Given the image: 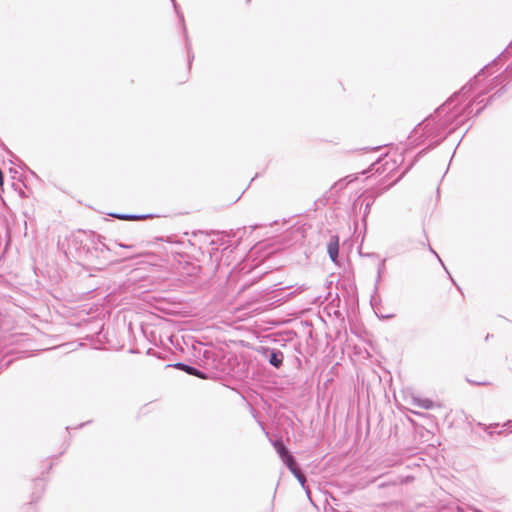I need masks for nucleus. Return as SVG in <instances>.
Wrapping results in <instances>:
<instances>
[{
  "label": "nucleus",
  "mask_w": 512,
  "mask_h": 512,
  "mask_svg": "<svg viewBox=\"0 0 512 512\" xmlns=\"http://www.w3.org/2000/svg\"><path fill=\"white\" fill-rule=\"evenodd\" d=\"M338 250H339V247H338L337 240L335 242H330L328 244V253H329V256L332 259V261H335L336 258L338 257Z\"/></svg>",
  "instance_id": "nucleus-7"
},
{
  "label": "nucleus",
  "mask_w": 512,
  "mask_h": 512,
  "mask_svg": "<svg viewBox=\"0 0 512 512\" xmlns=\"http://www.w3.org/2000/svg\"><path fill=\"white\" fill-rule=\"evenodd\" d=\"M193 54L191 53L190 51V48H188V61H189V65H191V62H192V59H193Z\"/></svg>",
  "instance_id": "nucleus-14"
},
{
  "label": "nucleus",
  "mask_w": 512,
  "mask_h": 512,
  "mask_svg": "<svg viewBox=\"0 0 512 512\" xmlns=\"http://www.w3.org/2000/svg\"><path fill=\"white\" fill-rule=\"evenodd\" d=\"M454 101V97L450 98L446 103L445 106H450Z\"/></svg>",
  "instance_id": "nucleus-17"
},
{
  "label": "nucleus",
  "mask_w": 512,
  "mask_h": 512,
  "mask_svg": "<svg viewBox=\"0 0 512 512\" xmlns=\"http://www.w3.org/2000/svg\"><path fill=\"white\" fill-rule=\"evenodd\" d=\"M291 473L296 477L298 476L299 473H301V470L298 468V466L296 465L295 467L291 468L290 469Z\"/></svg>",
  "instance_id": "nucleus-12"
},
{
  "label": "nucleus",
  "mask_w": 512,
  "mask_h": 512,
  "mask_svg": "<svg viewBox=\"0 0 512 512\" xmlns=\"http://www.w3.org/2000/svg\"><path fill=\"white\" fill-rule=\"evenodd\" d=\"M384 266V262L380 264V268L378 270V278H380L381 268Z\"/></svg>",
  "instance_id": "nucleus-20"
},
{
  "label": "nucleus",
  "mask_w": 512,
  "mask_h": 512,
  "mask_svg": "<svg viewBox=\"0 0 512 512\" xmlns=\"http://www.w3.org/2000/svg\"><path fill=\"white\" fill-rule=\"evenodd\" d=\"M429 125H430L429 123H426V124L424 125V127H423V130H424V131H425V133H427V134H428V133H430V130H431V129L429 128Z\"/></svg>",
  "instance_id": "nucleus-15"
},
{
  "label": "nucleus",
  "mask_w": 512,
  "mask_h": 512,
  "mask_svg": "<svg viewBox=\"0 0 512 512\" xmlns=\"http://www.w3.org/2000/svg\"><path fill=\"white\" fill-rule=\"evenodd\" d=\"M503 427L506 428V429H512V421L508 420L507 422H505L503 424Z\"/></svg>",
  "instance_id": "nucleus-13"
},
{
  "label": "nucleus",
  "mask_w": 512,
  "mask_h": 512,
  "mask_svg": "<svg viewBox=\"0 0 512 512\" xmlns=\"http://www.w3.org/2000/svg\"><path fill=\"white\" fill-rule=\"evenodd\" d=\"M282 461L286 464L289 470L297 465L291 454L283 458Z\"/></svg>",
  "instance_id": "nucleus-8"
},
{
  "label": "nucleus",
  "mask_w": 512,
  "mask_h": 512,
  "mask_svg": "<svg viewBox=\"0 0 512 512\" xmlns=\"http://www.w3.org/2000/svg\"><path fill=\"white\" fill-rule=\"evenodd\" d=\"M430 251H431V252H432V253H433V254L438 258V260H439L440 262H442V261H441V259H440V257H439V256H438V254L436 253V251H434L432 248H430ZM441 264L443 265V263H441Z\"/></svg>",
  "instance_id": "nucleus-18"
},
{
  "label": "nucleus",
  "mask_w": 512,
  "mask_h": 512,
  "mask_svg": "<svg viewBox=\"0 0 512 512\" xmlns=\"http://www.w3.org/2000/svg\"><path fill=\"white\" fill-rule=\"evenodd\" d=\"M263 354L267 358L270 365L275 368H280L283 364L284 354L277 349L264 348Z\"/></svg>",
  "instance_id": "nucleus-1"
},
{
  "label": "nucleus",
  "mask_w": 512,
  "mask_h": 512,
  "mask_svg": "<svg viewBox=\"0 0 512 512\" xmlns=\"http://www.w3.org/2000/svg\"><path fill=\"white\" fill-rule=\"evenodd\" d=\"M499 424L495 423V424H490V425H486V424H483V423H478V426L483 429L484 431H486L488 434L492 435L493 434V428L495 427H498Z\"/></svg>",
  "instance_id": "nucleus-9"
},
{
  "label": "nucleus",
  "mask_w": 512,
  "mask_h": 512,
  "mask_svg": "<svg viewBox=\"0 0 512 512\" xmlns=\"http://www.w3.org/2000/svg\"><path fill=\"white\" fill-rule=\"evenodd\" d=\"M273 446H274L275 450L277 451V453L279 454L281 459L285 458L287 455L290 454L289 451L287 450V448L285 447L284 443L281 440L274 441Z\"/></svg>",
  "instance_id": "nucleus-6"
},
{
  "label": "nucleus",
  "mask_w": 512,
  "mask_h": 512,
  "mask_svg": "<svg viewBox=\"0 0 512 512\" xmlns=\"http://www.w3.org/2000/svg\"><path fill=\"white\" fill-rule=\"evenodd\" d=\"M369 210H370V204H369V203H367V204H366V207H365L364 214H367V213L369 212Z\"/></svg>",
  "instance_id": "nucleus-19"
},
{
  "label": "nucleus",
  "mask_w": 512,
  "mask_h": 512,
  "mask_svg": "<svg viewBox=\"0 0 512 512\" xmlns=\"http://www.w3.org/2000/svg\"><path fill=\"white\" fill-rule=\"evenodd\" d=\"M114 218L120 219V220H140V219H146L151 217V215H135V214H119V213H113L111 214Z\"/></svg>",
  "instance_id": "nucleus-4"
},
{
  "label": "nucleus",
  "mask_w": 512,
  "mask_h": 512,
  "mask_svg": "<svg viewBox=\"0 0 512 512\" xmlns=\"http://www.w3.org/2000/svg\"><path fill=\"white\" fill-rule=\"evenodd\" d=\"M484 70H485V69H482V70L478 73V75H476V76L474 77V79H473L472 81H470L468 84H466L465 86H463V87H462V89H461V91H460V94H462V95H466L468 92H470V91L474 88V86H476V85H477V83H478V81H479L480 76H481L482 74H484Z\"/></svg>",
  "instance_id": "nucleus-5"
},
{
  "label": "nucleus",
  "mask_w": 512,
  "mask_h": 512,
  "mask_svg": "<svg viewBox=\"0 0 512 512\" xmlns=\"http://www.w3.org/2000/svg\"><path fill=\"white\" fill-rule=\"evenodd\" d=\"M175 367L185 371L189 375L197 376L199 378H205V374L193 366L184 363H177L175 364Z\"/></svg>",
  "instance_id": "nucleus-3"
},
{
  "label": "nucleus",
  "mask_w": 512,
  "mask_h": 512,
  "mask_svg": "<svg viewBox=\"0 0 512 512\" xmlns=\"http://www.w3.org/2000/svg\"><path fill=\"white\" fill-rule=\"evenodd\" d=\"M297 480L299 481V483L301 484L302 488H304L306 490V493L308 495V497H310V492L308 490V488L306 487V478L304 476V474L301 472L298 474V476H296Z\"/></svg>",
  "instance_id": "nucleus-10"
},
{
  "label": "nucleus",
  "mask_w": 512,
  "mask_h": 512,
  "mask_svg": "<svg viewBox=\"0 0 512 512\" xmlns=\"http://www.w3.org/2000/svg\"><path fill=\"white\" fill-rule=\"evenodd\" d=\"M411 404L426 410L432 409L434 407V403L432 400L428 398H420L415 396L412 397Z\"/></svg>",
  "instance_id": "nucleus-2"
},
{
  "label": "nucleus",
  "mask_w": 512,
  "mask_h": 512,
  "mask_svg": "<svg viewBox=\"0 0 512 512\" xmlns=\"http://www.w3.org/2000/svg\"><path fill=\"white\" fill-rule=\"evenodd\" d=\"M476 385H487L488 383L487 382H477L475 383Z\"/></svg>",
  "instance_id": "nucleus-21"
},
{
  "label": "nucleus",
  "mask_w": 512,
  "mask_h": 512,
  "mask_svg": "<svg viewBox=\"0 0 512 512\" xmlns=\"http://www.w3.org/2000/svg\"><path fill=\"white\" fill-rule=\"evenodd\" d=\"M171 1L173 3L174 9H175V11H176V13H177V15H178L182 25H184V17L182 15V13H180L179 7H178L177 3L175 2V0H171ZM183 29L185 30V26H183Z\"/></svg>",
  "instance_id": "nucleus-11"
},
{
  "label": "nucleus",
  "mask_w": 512,
  "mask_h": 512,
  "mask_svg": "<svg viewBox=\"0 0 512 512\" xmlns=\"http://www.w3.org/2000/svg\"><path fill=\"white\" fill-rule=\"evenodd\" d=\"M117 245L119 247H122V248H132L133 247L132 245H125V244H122V243H117Z\"/></svg>",
  "instance_id": "nucleus-16"
}]
</instances>
